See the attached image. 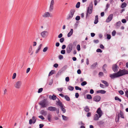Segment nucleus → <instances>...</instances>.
Wrapping results in <instances>:
<instances>
[{"mask_svg": "<svg viewBox=\"0 0 128 128\" xmlns=\"http://www.w3.org/2000/svg\"><path fill=\"white\" fill-rule=\"evenodd\" d=\"M87 84V82L86 81H84L82 82L81 84L82 86H84Z\"/></svg>", "mask_w": 128, "mask_h": 128, "instance_id": "f704fd0d", "label": "nucleus"}, {"mask_svg": "<svg viewBox=\"0 0 128 128\" xmlns=\"http://www.w3.org/2000/svg\"><path fill=\"white\" fill-rule=\"evenodd\" d=\"M110 76L112 79H114L115 78L118 77L116 73L110 74Z\"/></svg>", "mask_w": 128, "mask_h": 128, "instance_id": "2eb2a0df", "label": "nucleus"}, {"mask_svg": "<svg viewBox=\"0 0 128 128\" xmlns=\"http://www.w3.org/2000/svg\"><path fill=\"white\" fill-rule=\"evenodd\" d=\"M120 116L122 118H124V114L121 111L120 112V114H118L117 115V116L116 117V118H118V121L119 118Z\"/></svg>", "mask_w": 128, "mask_h": 128, "instance_id": "ddd939ff", "label": "nucleus"}, {"mask_svg": "<svg viewBox=\"0 0 128 128\" xmlns=\"http://www.w3.org/2000/svg\"><path fill=\"white\" fill-rule=\"evenodd\" d=\"M97 62L94 63L91 66V67H95L97 65Z\"/></svg>", "mask_w": 128, "mask_h": 128, "instance_id": "09e8293b", "label": "nucleus"}, {"mask_svg": "<svg viewBox=\"0 0 128 128\" xmlns=\"http://www.w3.org/2000/svg\"><path fill=\"white\" fill-rule=\"evenodd\" d=\"M47 117L48 120L49 121H50L51 120V118L52 117V115L50 114H48V115Z\"/></svg>", "mask_w": 128, "mask_h": 128, "instance_id": "cd10ccee", "label": "nucleus"}, {"mask_svg": "<svg viewBox=\"0 0 128 128\" xmlns=\"http://www.w3.org/2000/svg\"><path fill=\"white\" fill-rule=\"evenodd\" d=\"M62 116L63 119V120H66L68 118V117H67L66 116H64L63 115H62Z\"/></svg>", "mask_w": 128, "mask_h": 128, "instance_id": "72a5a7b5", "label": "nucleus"}, {"mask_svg": "<svg viewBox=\"0 0 128 128\" xmlns=\"http://www.w3.org/2000/svg\"><path fill=\"white\" fill-rule=\"evenodd\" d=\"M76 49L78 51H80V46L79 44H78L76 46Z\"/></svg>", "mask_w": 128, "mask_h": 128, "instance_id": "4c0bfd02", "label": "nucleus"}, {"mask_svg": "<svg viewBox=\"0 0 128 128\" xmlns=\"http://www.w3.org/2000/svg\"><path fill=\"white\" fill-rule=\"evenodd\" d=\"M87 98L88 99H92V97L91 95L90 94H88L86 96Z\"/></svg>", "mask_w": 128, "mask_h": 128, "instance_id": "c9c22d12", "label": "nucleus"}, {"mask_svg": "<svg viewBox=\"0 0 128 128\" xmlns=\"http://www.w3.org/2000/svg\"><path fill=\"white\" fill-rule=\"evenodd\" d=\"M48 110L51 111H54L56 110V108L53 106H49L48 108Z\"/></svg>", "mask_w": 128, "mask_h": 128, "instance_id": "dca6fc26", "label": "nucleus"}, {"mask_svg": "<svg viewBox=\"0 0 128 128\" xmlns=\"http://www.w3.org/2000/svg\"><path fill=\"white\" fill-rule=\"evenodd\" d=\"M112 68L113 71L114 72H116L118 71V67L116 64H114L113 65Z\"/></svg>", "mask_w": 128, "mask_h": 128, "instance_id": "4468645a", "label": "nucleus"}, {"mask_svg": "<svg viewBox=\"0 0 128 128\" xmlns=\"http://www.w3.org/2000/svg\"><path fill=\"white\" fill-rule=\"evenodd\" d=\"M107 38L108 40H110L111 38V36L110 34H107L106 35Z\"/></svg>", "mask_w": 128, "mask_h": 128, "instance_id": "79ce46f5", "label": "nucleus"}, {"mask_svg": "<svg viewBox=\"0 0 128 128\" xmlns=\"http://www.w3.org/2000/svg\"><path fill=\"white\" fill-rule=\"evenodd\" d=\"M101 82L102 83L104 84L106 86H109L108 83L106 81L104 80H102Z\"/></svg>", "mask_w": 128, "mask_h": 128, "instance_id": "b1692460", "label": "nucleus"}, {"mask_svg": "<svg viewBox=\"0 0 128 128\" xmlns=\"http://www.w3.org/2000/svg\"><path fill=\"white\" fill-rule=\"evenodd\" d=\"M68 89L70 90H72L74 89V88L73 86H68Z\"/></svg>", "mask_w": 128, "mask_h": 128, "instance_id": "473e14b6", "label": "nucleus"}, {"mask_svg": "<svg viewBox=\"0 0 128 128\" xmlns=\"http://www.w3.org/2000/svg\"><path fill=\"white\" fill-rule=\"evenodd\" d=\"M42 46V44H40L38 47V49L36 51V53L37 54L40 49L41 48Z\"/></svg>", "mask_w": 128, "mask_h": 128, "instance_id": "6ab92c4d", "label": "nucleus"}, {"mask_svg": "<svg viewBox=\"0 0 128 128\" xmlns=\"http://www.w3.org/2000/svg\"><path fill=\"white\" fill-rule=\"evenodd\" d=\"M115 99L116 100H118L119 102H121L122 101L121 99H120L118 97L116 96L115 98Z\"/></svg>", "mask_w": 128, "mask_h": 128, "instance_id": "58836bf2", "label": "nucleus"}, {"mask_svg": "<svg viewBox=\"0 0 128 128\" xmlns=\"http://www.w3.org/2000/svg\"><path fill=\"white\" fill-rule=\"evenodd\" d=\"M80 16H78L76 17V19L77 20H80Z\"/></svg>", "mask_w": 128, "mask_h": 128, "instance_id": "5fc2aeb1", "label": "nucleus"}, {"mask_svg": "<svg viewBox=\"0 0 128 128\" xmlns=\"http://www.w3.org/2000/svg\"><path fill=\"white\" fill-rule=\"evenodd\" d=\"M94 42L95 43H97L99 41L98 40H94Z\"/></svg>", "mask_w": 128, "mask_h": 128, "instance_id": "338daca9", "label": "nucleus"}, {"mask_svg": "<svg viewBox=\"0 0 128 128\" xmlns=\"http://www.w3.org/2000/svg\"><path fill=\"white\" fill-rule=\"evenodd\" d=\"M32 50V47L31 46H30V48H29V49L28 50V52L29 53L31 52V53L30 54L31 55L32 54H33V52H31Z\"/></svg>", "mask_w": 128, "mask_h": 128, "instance_id": "bb28decb", "label": "nucleus"}, {"mask_svg": "<svg viewBox=\"0 0 128 128\" xmlns=\"http://www.w3.org/2000/svg\"><path fill=\"white\" fill-rule=\"evenodd\" d=\"M59 58L61 60L63 58V56L62 55H60L59 56Z\"/></svg>", "mask_w": 128, "mask_h": 128, "instance_id": "bf43d9fd", "label": "nucleus"}, {"mask_svg": "<svg viewBox=\"0 0 128 128\" xmlns=\"http://www.w3.org/2000/svg\"><path fill=\"white\" fill-rule=\"evenodd\" d=\"M53 82V80H51L49 82V84L50 85H51L52 84Z\"/></svg>", "mask_w": 128, "mask_h": 128, "instance_id": "8fccbe9b", "label": "nucleus"}, {"mask_svg": "<svg viewBox=\"0 0 128 128\" xmlns=\"http://www.w3.org/2000/svg\"><path fill=\"white\" fill-rule=\"evenodd\" d=\"M30 68H28L26 70V73H28L30 71Z\"/></svg>", "mask_w": 128, "mask_h": 128, "instance_id": "e2e57ef3", "label": "nucleus"}, {"mask_svg": "<svg viewBox=\"0 0 128 128\" xmlns=\"http://www.w3.org/2000/svg\"><path fill=\"white\" fill-rule=\"evenodd\" d=\"M85 111L86 112H88L90 110V109L88 107V106H86L84 109Z\"/></svg>", "mask_w": 128, "mask_h": 128, "instance_id": "393cba45", "label": "nucleus"}, {"mask_svg": "<svg viewBox=\"0 0 128 128\" xmlns=\"http://www.w3.org/2000/svg\"><path fill=\"white\" fill-rule=\"evenodd\" d=\"M116 34V32L115 30H114L112 33V34L113 36H114Z\"/></svg>", "mask_w": 128, "mask_h": 128, "instance_id": "3c124183", "label": "nucleus"}, {"mask_svg": "<svg viewBox=\"0 0 128 128\" xmlns=\"http://www.w3.org/2000/svg\"><path fill=\"white\" fill-rule=\"evenodd\" d=\"M42 16L43 18H46L51 17L52 16L49 12H46L42 15Z\"/></svg>", "mask_w": 128, "mask_h": 128, "instance_id": "6e6552de", "label": "nucleus"}, {"mask_svg": "<svg viewBox=\"0 0 128 128\" xmlns=\"http://www.w3.org/2000/svg\"><path fill=\"white\" fill-rule=\"evenodd\" d=\"M96 92L98 93H100L102 94H104L106 92V91L104 90H100L97 91Z\"/></svg>", "mask_w": 128, "mask_h": 128, "instance_id": "4be33fe9", "label": "nucleus"}, {"mask_svg": "<svg viewBox=\"0 0 128 128\" xmlns=\"http://www.w3.org/2000/svg\"><path fill=\"white\" fill-rule=\"evenodd\" d=\"M79 94L78 93H76L75 94V96L76 98H78L79 96Z\"/></svg>", "mask_w": 128, "mask_h": 128, "instance_id": "69168bd1", "label": "nucleus"}, {"mask_svg": "<svg viewBox=\"0 0 128 128\" xmlns=\"http://www.w3.org/2000/svg\"><path fill=\"white\" fill-rule=\"evenodd\" d=\"M61 53L62 54H64L65 53V50H61Z\"/></svg>", "mask_w": 128, "mask_h": 128, "instance_id": "4d7b16f0", "label": "nucleus"}, {"mask_svg": "<svg viewBox=\"0 0 128 128\" xmlns=\"http://www.w3.org/2000/svg\"><path fill=\"white\" fill-rule=\"evenodd\" d=\"M96 51L97 52H102V51L100 49H98L96 50Z\"/></svg>", "mask_w": 128, "mask_h": 128, "instance_id": "6e6d98bb", "label": "nucleus"}, {"mask_svg": "<svg viewBox=\"0 0 128 128\" xmlns=\"http://www.w3.org/2000/svg\"><path fill=\"white\" fill-rule=\"evenodd\" d=\"M75 88L76 90H82L81 88L79 87L76 86H75Z\"/></svg>", "mask_w": 128, "mask_h": 128, "instance_id": "a19ab883", "label": "nucleus"}, {"mask_svg": "<svg viewBox=\"0 0 128 128\" xmlns=\"http://www.w3.org/2000/svg\"><path fill=\"white\" fill-rule=\"evenodd\" d=\"M16 73H15L13 74V76H12V78L14 79H15L16 78Z\"/></svg>", "mask_w": 128, "mask_h": 128, "instance_id": "a18cd8bd", "label": "nucleus"}, {"mask_svg": "<svg viewBox=\"0 0 128 128\" xmlns=\"http://www.w3.org/2000/svg\"><path fill=\"white\" fill-rule=\"evenodd\" d=\"M7 90L6 89H5L4 91V94L6 95L7 94Z\"/></svg>", "mask_w": 128, "mask_h": 128, "instance_id": "0e129e2a", "label": "nucleus"}, {"mask_svg": "<svg viewBox=\"0 0 128 128\" xmlns=\"http://www.w3.org/2000/svg\"><path fill=\"white\" fill-rule=\"evenodd\" d=\"M62 111L64 113L66 112V109L64 108V105L60 107Z\"/></svg>", "mask_w": 128, "mask_h": 128, "instance_id": "7c9ffc66", "label": "nucleus"}, {"mask_svg": "<svg viewBox=\"0 0 128 128\" xmlns=\"http://www.w3.org/2000/svg\"><path fill=\"white\" fill-rule=\"evenodd\" d=\"M93 4L92 3H90L89 6L88 7L87 10L86 14V17H87L88 16V14H91L92 11Z\"/></svg>", "mask_w": 128, "mask_h": 128, "instance_id": "7ed1b4c3", "label": "nucleus"}, {"mask_svg": "<svg viewBox=\"0 0 128 128\" xmlns=\"http://www.w3.org/2000/svg\"><path fill=\"white\" fill-rule=\"evenodd\" d=\"M116 74L118 77H120L125 74H128V70H126L120 69Z\"/></svg>", "mask_w": 128, "mask_h": 128, "instance_id": "f03ea898", "label": "nucleus"}, {"mask_svg": "<svg viewBox=\"0 0 128 128\" xmlns=\"http://www.w3.org/2000/svg\"><path fill=\"white\" fill-rule=\"evenodd\" d=\"M54 0H51L50 3V6H54Z\"/></svg>", "mask_w": 128, "mask_h": 128, "instance_id": "a878e982", "label": "nucleus"}, {"mask_svg": "<svg viewBox=\"0 0 128 128\" xmlns=\"http://www.w3.org/2000/svg\"><path fill=\"white\" fill-rule=\"evenodd\" d=\"M75 12V10L74 9H72L70 11V14L68 15L67 17L66 18L67 20H69L71 19L72 17Z\"/></svg>", "mask_w": 128, "mask_h": 128, "instance_id": "39448f33", "label": "nucleus"}, {"mask_svg": "<svg viewBox=\"0 0 128 128\" xmlns=\"http://www.w3.org/2000/svg\"><path fill=\"white\" fill-rule=\"evenodd\" d=\"M43 90V88H39L38 90V93L41 92Z\"/></svg>", "mask_w": 128, "mask_h": 128, "instance_id": "49530a36", "label": "nucleus"}, {"mask_svg": "<svg viewBox=\"0 0 128 128\" xmlns=\"http://www.w3.org/2000/svg\"><path fill=\"white\" fill-rule=\"evenodd\" d=\"M113 14H111L108 16L106 20V22H110L112 19L113 17Z\"/></svg>", "mask_w": 128, "mask_h": 128, "instance_id": "f8f14e48", "label": "nucleus"}, {"mask_svg": "<svg viewBox=\"0 0 128 128\" xmlns=\"http://www.w3.org/2000/svg\"><path fill=\"white\" fill-rule=\"evenodd\" d=\"M40 113L41 114L43 115L44 116H46L47 114V112L45 111L44 110H41Z\"/></svg>", "mask_w": 128, "mask_h": 128, "instance_id": "f3484780", "label": "nucleus"}, {"mask_svg": "<svg viewBox=\"0 0 128 128\" xmlns=\"http://www.w3.org/2000/svg\"><path fill=\"white\" fill-rule=\"evenodd\" d=\"M126 6V4L125 2H123L121 6V8H125Z\"/></svg>", "mask_w": 128, "mask_h": 128, "instance_id": "c756f323", "label": "nucleus"}, {"mask_svg": "<svg viewBox=\"0 0 128 128\" xmlns=\"http://www.w3.org/2000/svg\"><path fill=\"white\" fill-rule=\"evenodd\" d=\"M54 6H50L49 8V11L50 12L52 11L54 9Z\"/></svg>", "mask_w": 128, "mask_h": 128, "instance_id": "c85d7f7f", "label": "nucleus"}, {"mask_svg": "<svg viewBox=\"0 0 128 128\" xmlns=\"http://www.w3.org/2000/svg\"><path fill=\"white\" fill-rule=\"evenodd\" d=\"M65 80L66 82H68L69 80V77H66V78Z\"/></svg>", "mask_w": 128, "mask_h": 128, "instance_id": "052dcab7", "label": "nucleus"}, {"mask_svg": "<svg viewBox=\"0 0 128 128\" xmlns=\"http://www.w3.org/2000/svg\"><path fill=\"white\" fill-rule=\"evenodd\" d=\"M40 34L42 38H44L47 36L48 33L47 31H44L42 32Z\"/></svg>", "mask_w": 128, "mask_h": 128, "instance_id": "1a4fd4ad", "label": "nucleus"}, {"mask_svg": "<svg viewBox=\"0 0 128 128\" xmlns=\"http://www.w3.org/2000/svg\"><path fill=\"white\" fill-rule=\"evenodd\" d=\"M57 90L59 91L62 92V91L63 88H58Z\"/></svg>", "mask_w": 128, "mask_h": 128, "instance_id": "13d9d810", "label": "nucleus"}, {"mask_svg": "<svg viewBox=\"0 0 128 128\" xmlns=\"http://www.w3.org/2000/svg\"><path fill=\"white\" fill-rule=\"evenodd\" d=\"M118 92L121 95H122L124 94V92L122 90L119 91Z\"/></svg>", "mask_w": 128, "mask_h": 128, "instance_id": "603ef678", "label": "nucleus"}, {"mask_svg": "<svg viewBox=\"0 0 128 128\" xmlns=\"http://www.w3.org/2000/svg\"><path fill=\"white\" fill-rule=\"evenodd\" d=\"M38 103L41 106L42 108H46L48 105L45 99L41 101Z\"/></svg>", "mask_w": 128, "mask_h": 128, "instance_id": "20e7f679", "label": "nucleus"}, {"mask_svg": "<svg viewBox=\"0 0 128 128\" xmlns=\"http://www.w3.org/2000/svg\"><path fill=\"white\" fill-rule=\"evenodd\" d=\"M100 97L99 96H95L93 100L94 101L96 102H98L100 100Z\"/></svg>", "mask_w": 128, "mask_h": 128, "instance_id": "9b49d317", "label": "nucleus"}, {"mask_svg": "<svg viewBox=\"0 0 128 128\" xmlns=\"http://www.w3.org/2000/svg\"><path fill=\"white\" fill-rule=\"evenodd\" d=\"M38 117L42 120H44V117L43 116H38Z\"/></svg>", "mask_w": 128, "mask_h": 128, "instance_id": "864d4df0", "label": "nucleus"}, {"mask_svg": "<svg viewBox=\"0 0 128 128\" xmlns=\"http://www.w3.org/2000/svg\"><path fill=\"white\" fill-rule=\"evenodd\" d=\"M72 48V44H70L66 48V51L67 52L70 53L71 52Z\"/></svg>", "mask_w": 128, "mask_h": 128, "instance_id": "423d86ee", "label": "nucleus"}, {"mask_svg": "<svg viewBox=\"0 0 128 128\" xmlns=\"http://www.w3.org/2000/svg\"><path fill=\"white\" fill-rule=\"evenodd\" d=\"M80 2H78L76 5V7L77 8H78L80 6Z\"/></svg>", "mask_w": 128, "mask_h": 128, "instance_id": "ea45409f", "label": "nucleus"}, {"mask_svg": "<svg viewBox=\"0 0 128 128\" xmlns=\"http://www.w3.org/2000/svg\"><path fill=\"white\" fill-rule=\"evenodd\" d=\"M65 99L67 101H69L70 100V99L69 96L67 95H66L64 96Z\"/></svg>", "mask_w": 128, "mask_h": 128, "instance_id": "2f4dec72", "label": "nucleus"}, {"mask_svg": "<svg viewBox=\"0 0 128 128\" xmlns=\"http://www.w3.org/2000/svg\"><path fill=\"white\" fill-rule=\"evenodd\" d=\"M121 23V22H120L119 21L116 23V26H120V24Z\"/></svg>", "mask_w": 128, "mask_h": 128, "instance_id": "de8ad7c7", "label": "nucleus"}, {"mask_svg": "<svg viewBox=\"0 0 128 128\" xmlns=\"http://www.w3.org/2000/svg\"><path fill=\"white\" fill-rule=\"evenodd\" d=\"M36 119L35 116H34L32 118V120L30 119L29 120V123L30 124H31L32 123H34L36 120Z\"/></svg>", "mask_w": 128, "mask_h": 128, "instance_id": "9d476101", "label": "nucleus"}, {"mask_svg": "<svg viewBox=\"0 0 128 128\" xmlns=\"http://www.w3.org/2000/svg\"><path fill=\"white\" fill-rule=\"evenodd\" d=\"M97 114H96L94 117V120H97L99 118L101 117L103 114L102 111L100 108H98L96 112Z\"/></svg>", "mask_w": 128, "mask_h": 128, "instance_id": "f257e3e1", "label": "nucleus"}, {"mask_svg": "<svg viewBox=\"0 0 128 128\" xmlns=\"http://www.w3.org/2000/svg\"><path fill=\"white\" fill-rule=\"evenodd\" d=\"M64 40V38H61L60 40V42L62 43L63 42Z\"/></svg>", "mask_w": 128, "mask_h": 128, "instance_id": "37998d69", "label": "nucleus"}, {"mask_svg": "<svg viewBox=\"0 0 128 128\" xmlns=\"http://www.w3.org/2000/svg\"><path fill=\"white\" fill-rule=\"evenodd\" d=\"M62 34H60L58 36V37L60 38L62 37Z\"/></svg>", "mask_w": 128, "mask_h": 128, "instance_id": "680f3d73", "label": "nucleus"}, {"mask_svg": "<svg viewBox=\"0 0 128 128\" xmlns=\"http://www.w3.org/2000/svg\"><path fill=\"white\" fill-rule=\"evenodd\" d=\"M22 85V82L20 81H18L16 82L14 84V87L16 88H20Z\"/></svg>", "mask_w": 128, "mask_h": 128, "instance_id": "0eeeda50", "label": "nucleus"}, {"mask_svg": "<svg viewBox=\"0 0 128 128\" xmlns=\"http://www.w3.org/2000/svg\"><path fill=\"white\" fill-rule=\"evenodd\" d=\"M49 98L50 99H52L54 100H55L56 99L57 97L55 95H53L52 96L50 95L49 96Z\"/></svg>", "mask_w": 128, "mask_h": 128, "instance_id": "a211bd4d", "label": "nucleus"}, {"mask_svg": "<svg viewBox=\"0 0 128 128\" xmlns=\"http://www.w3.org/2000/svg\"><path fill=\"white\" fill-rule=\"evenodd\" d=\"M54 74V71L53 70H52L51 71H50L48 74V76H50L52 75V74Z\"/></svg>", "mask_w": 128, "mask_h": 128, "instance_id": "e433bc0d", "label": "nucleus"}, {"mask_svg": "<svg viewBox=\"0 0 128 128\" xmlns=\"http://www.w3.org/2000/svg\"><path fill=\"white\" fill-rule=\"evenodd\" d=\"M58 101H57L56 104L60 106V107H62L63 106V105L62 104V102L58 98Z\"/></svg>", "mask_w": 128, "mask_h": 128, "instance_id": "aec40b11", "label": "nucleus"}, {"mask_svg": "<svg viewBox=\"0 0 128 128\" xmlns=\"http://www.w3.org/2000/svg\"><path fill=\"white\" fill-rule=\"evenodd\" d=\"M98 15H96V16L95 19L94 21V24H96L98 23Z\"/></svg>", "mask_w": 128, "mask_h": 128, "instance_id": "5701e85b", "label": "nucleus"}, {"mask_svg": "<svg viewBox=\"0 0 128 128\" xmlns=\"http://www.w3.org/2000/svg\"><path fill=\"white\" fill-rule=\"evenodd\" d=\"M91 114L90 113V112H88L87 113V116H88V117H90L91 116Z\"/></svg>", "mask_w": 128, "mask_h": 128, "instance_id": "774afa93", "label": "nucleus"}, {"mask_svg": "<svg viewBox=\"0 0 128 128\" xmlns=\"http://www.w3.org/2000/svg\"><path fill=\"white\" fill-rule=\"evenodd\" d=\"M73 32V30L72 29L70 30V31L68 33L67 36L68 37H70L72 34Z\"/></svg>", "mask_w": 128, "mask_h": 128, "instance_id": "412c9836", "label": "nucleus"}, {"mask_svg": "<svg viewBox=\"0 0 128 128\" xmlns=\"http://www.w3.org/2000/svg\"><path fill=\"white\" fill-rule=\"evenodd\" d=\"M48 49V48L47 47H46L45 48H44L43 50V51L44 52H46Z\"/></svg>", "mask_w": 128, "mask_h": 128, "instance_id": "c03bdc74", "label": "nucleus"}]
</instances>
